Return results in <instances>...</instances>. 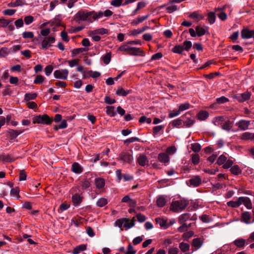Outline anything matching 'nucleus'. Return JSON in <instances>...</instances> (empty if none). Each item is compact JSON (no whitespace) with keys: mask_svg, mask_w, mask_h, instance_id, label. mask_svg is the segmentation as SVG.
<instances>
[{"mask_svg":"<svg viewBox=\"0 0 254 254\" xmlns=\"http://www.w3.org/2000/svg\"><path fill=\"white\" fill-rule=\"evenodd\" d=\"M119 50L121 51L127 52V53L132 56H140L144 57L145 52L140 50L139 48L136 47H129L127 45H122L119 48Z\"/></svg>","mask_w":254,"mask_h":254,"instance_id":"obj_1","label":"nucleus"},{"mask_svg":"<svg viewBox=\"0 0 254 254\" xmlns=\"http://www.w3.org/2000/svg\"><path fill=\"white\" fill-rule=\"evenodd\" d=\"M92 14L93 12L87 10H80L75 15V20L78 21H87L90 22L93 21Z\"/></svg>","mask_w":254,"mask_h":254,"instance_id":"obj_2","label":"nucleus"},{"mask_svg":"<svg viewBox=\"0 0 254 254\" xmlns=\"http://www.w3.org/2000/svg\"><path fill=\"white\" fill-rule=\"evenodd\" d=\"M188 204V201L185 199L174 201L171 204L170 209L175 212L182 211L185 209Z\"/></svg>","mask_w":254,"mask_h":254,"instance_id":"obj_3","label":"nucleus"},{"mask_svg":"<svg viewBox=\"0 0 254 254\" xmlns=\"http://www.w3.org/2000/svg\"><path fill=\"white\" fill-rule=\"evenodd\" d=\"M53 122V119L47 114L42 116L39 115L35 117L33 119V124H42L49 125Z\"/></svg>","mask_w":254,"mask_h":254,"instance_id":"obj_4","label":"nucleus"},{"mask_svg":"<svg viewBox=\"0 0 254 254\" xmlns=\"http://www.w3.org/2000/svg\"><path fill=\"white\" fill-rule=\"evenodd\" d=\"M183 120L184 125L182 127H190L193 125L195 122V120L193 117L191 116L190 112L186 113L184 116L181 117Z\"/></svg>","mask_w":254,"mask_h":254,"instance_id":"obj_5","label":"nucleus"},{"mask_svg":"<svg viewBox=\"0 0 254 254\" xmlns=\"http://www.w3.org/2000/svg\"><path fill=\"white\" fill-rule=\"evenodd\" d=\"M56 39L54 37L49 36L44 37L41 41V49L46 50L49 47L52 46V44L55 43Z\"/></svg>","mask_w":254,"mask_h":254,"instance_id":"obj_6","label":"nucleus"},{"mask_svg":"<svg viewBox=\"0 0 254 254\" xmlns=\"http://www.w3.org/2000/svg\"><path fill=\"white\" fill-rule=\"evenodd\" d=\"M254 240V232L251 233L250 238L246 241L243 239H238L235 240L233 242L234 244L238 248H243L245 246L246 242L248 244Z\"/></svg>","mask_w":254,"mask_h":254,"instance_id":"obj_7","label":"nucleus"},{"mask_svg":"<svg viewBox=\"0 0 254 254\" xmlns=\"http://www.w3.org/2000/svg\"><path fill=\"white\" fill-rule=\"evenodd\" d=\"M118 159L122 161L124 163L131 164L133 161V158L132 154L129 152L125 151L121 152L119 154Z\"/></svg>","mask_w":254,"mask_h":254,"instance_id":"obj_8","label":"nucleus"},{"mask_svg":"<svg viewBox=\"0 0 254 254\" xmlns=\"http://www.w3.org/2000/svg\"><path fill=\"white\" fill-rule=\"evenodd\" d=\"M251 93L248 91H246L243 93L237 94L233 96V98L236 99L239 102H243L249 99Z\"/></svg>","mask_w":254,"mask_h":254,"instance_id":"obj_9","label":"nucleus"},{"mask_svg":"<svg viewBox=\"0 0 254 254\" xmlns=\"http://www.w3.org/2000/svg\"><path fill=\"white\" fill-rule=\"evenodd\" d=\"M68 74L67 69H64L62 70H56L54 72V75L55 78L65 80L67 79Z\"/></svg>","mask_w":254,"mask_h":254,"instance_id":"obj_10","label":"nucleus"},{"mask_svg":"<svg viewBox=\"0 0 254 254\" xmlns=\"http://www.w3.org/2000/svg\"><path fill=\"white\" fill-rule=\"evenodd\" d=\"M241 37L243 39L254 37V30H250L247 28H244L241 31Z\"/></svg>","mask_w":254,"mask_h":254,"instance_id":"obj_11","label":"nucleus"},{"mask_svg":"<svg viewBox=\"0 0 254 254\" xmlns=\"http://www.w3.org/2000/svg\"><path fill=\"white\" fill-rule=\"evenodd\" d=\"M23 130H14L9 129L7 131V136L10 137V139H14L18 135L22 133Z\"/></svg>","mask_w":254,"mask_h":254,"instance_id":"obj_12","label":"nucleus"},{"mask_svg":"<svg viewBox=\"0 0 254 254\" xmlns=\"http://www.w3.org/2000/svg\"><path fill=\"white\" fill-rule=\"evenodd\" d=\"M158 160L160 162L164 163L165 165H166V164L170 161V157L166 153H160L158 155Z\"/></svg>","mask_w":254,"mask_h":254,"instance_id":"obj_13","label":"nucleus"},{"mask_svg":"<svg viewBox=\"0 0 254 254\" xmlns=\"http://www.w3.org/2000/svg\"><path fill=\"white\" fill-rule=\"evenodd\" d=\"M190 186L193 187H197L199 186L201 183V179L198 176H195L193 178L189 180Z\"/></svg>","mask_w":254,"mask_h":254,"instance_id":"obj_14","label":"nucleus"},{"mask_svg":"<svg viewBox=\"0 0 254 254\" xmlns=\"http://www.w3.org/2000/svg\"><path fill=\"white\" fill-rule=\"evenodd\" d=\"M137 163L141 166H144L148 165L149 161L146 155L140 154L137 159Z\"/></svg>","mask_w":254,"mask_h":254,"instance_id":"obj_15","label":"nucleus"},{"mask_svg":"<svg viewBox=\"0 0 254 254\" xmlns=\"http://www.w3.org/2000/svg\"><path fill=\"white\" fill-rule=\"evenodd\" d=\"M71 171L75 174H80L83 171V167L77 162H74L71 166Z\"/></svg>","mask_w":254,"mask_h":254,"instance_id":"obj_16","label":"nucleus"},{"mask_svg":"<svg viewBox=\"0 0 254 254\" xmlns=\"http://www.w3.org/2000/svg\"><path fill=\"white\" fill-rule=\"evenodd\" d=\"M155 221L156 223L159 224L161 227H163L164 229H167L168 228V225L167 220L160 217H158L155 219Z\"/></svg>","mask_w":254,"mask_h":254,"instance_id":"obj_17","label":"nucleus"},{"mask_svg":"<svg viewBox=\"0 0 254 254\" xmlns=\"http://www.w3.org/2000/svg\"><path fill=\"white\" fill-rule=\"evenodd\" d=\"M131 90H125L122 87H119L116 91V94L118 96L124 97L127 96L128 94L130 93Z\"/></svg>","mask_w":254,"mask_h":254,"instance_id":"obj_18","label":"nucleus"},{"mask_svg":"<svg viewBox=\"0 0 254 254\" xmlns=\"http://www.w3.org/2000/svg\"><path fill=\"white\" fill-rule=\"evenodd\" d=\"M236 125L242 130L246 129L250 125L249 121L245 120H241Z\"/></svg>","mask_w":254,"mask_h":254,"instance_id":"obj_19","label":"nucleus"},{"mask_svg":"<svg viewBox=\"0 0 254 254\" xmlns=\"http://www.w3.org/2000/svg\"><path fill=\"white\" fill-rule=\"evenodd\" d=\"M72 200L74 205L76 206L79 205L81 202L82 200V197L80 196V195L78 193H75V194L73 195L72 197Z\"/></svg>","mask_w":254,"mask_h":254,"instance_id":"obj_20","label":"nucleus"},{"mask_svg":"<svg viewBox=\"0 0 254 254\" xmlns=\"http://www.w3.org/2000/svg\"><path fill=\"white\" fill-rule=\"evenodd\" d=\"M240 198H243L240 200L241 204L243 203L245 206L248 208H252V204L250 201V199L247 197H240Z\"/></svg>","mask_w":254,"mask_h":254,"instance_id":"obj_21","label":"nucleus"},{"mask_svg":"<svg viewBox=\"0 0 254 254\" xmlns=\"http://www.w3.org/2000/svg\"><path fill=\"white\" fill-rule=\"evenodd\" d=\"M184 51V46L180 44L176 45L172 49L173 53L179 54H182Z\"/></svg>","mask_w":254,"mask_h":254,"instance_id":"obj_22","label":"nucleus"},{"mask_svg":"<svg viewBox=\"0 0 254 254\" xmlns=\"http://www.w3.org/2000/svg\"><path fill=\"white\" fill-rule=\"evenodd\" d=\"M134 225L135 221L134 219L130 220L128 218H126V220L125 221L124 223V227L126 228V229H128L133 227Z\"/></svg>","mask_w":254,"mask_h":254,"instance_id":"obj_23","label":"nucleus"},{"mask_svg":"<svg viewBox=\"0 0 254 254\" xmlns=\"http://www.w3.org/2000/svg\"><path fill=\"white\" fill-rule=\"evenodd\" d=\"M208 116V113L205 111H201L197 114V118L200 121H204L206 120Z\"/></svg>","mask_w":254,"mask_h":254,"instance_id":"obj_24","label":"nucleus"},{"mask_svg":"<svg viewBox=\"0 0 254 254\" xmlns=\"http://www.w3.org/2000/svg\"><path fill=\"white\" fill-rule=\"evenodd\" d=\"M88 50V48H80L74 49L72 51L71 56L72 57H74L75 56H76L77 55L82 53L83 52L87 51Z\"/></svg>","mask_w":254,"mask_h":254,"instance_id":"obj_25","label":"nucleus"},{"mask_svg":"<svg viewBox=\"0 0 254 254\" xmlns=\"http://www.w3.org/2000/svg\"><path fill=\"white\" fill-rule=\"evenodd\" d=\"M166 203V199L163 196L161 195L157 198L156 204L158 207H162L165 205Z\"/></svg>","mask_w":254,"mask_h":254,"instance_id":"obj_26","label":"nucleus"},{"mask_svg":"<svg viewBox=\"0 0 254 254\" xmlns=\"http://www.w3.org/2000/svg\"><path fill=\"white\" fill-rule=\"evenodd\" d=\"M243 198H240V197L238 199L237 201H230L227 202V205L228 206L236 208L239 207L241 205L240 200Z\"/></svg>","mask_w":254,"mask_h":254,"instance_id":"obj_27","label":"nucleus"},{"mask_svg":"<svg viewBox=\"0 0 254 254\" xmlns=\"http://www.w3.org/2000/svg\"><path fill=\"white\" fill-rule=\"evenodd\" d=\"M86 249V245H80L76 247L73 250L72 253L73 254H78L80 252L84 251Z\"/></svg>","mask_w":254,"mask_h":254,"instance_id":"obj_28","label":"nucleus"},{"mask_svg":"<svg viewBox=\"0 0 254 254\" xmlns=\"http://www.w3.org/2000/svg\"><path fill=\"white\" fill-rule=\"evenodd\" d=\"M106 109V112L108 116L111 117L115 116L116 113L115 111V107L114 106H107Z\"/></svg>","mask_w":254,"mask_h":254,"instance_id":"obj_29","label":"nucleus"},{"mask_svg":"<svg viewBox=\"0 0 254 254\" xmlns=\"http://www.w3.org/2000/svg\"><path fill=\"white\" fill-rule=\"evenodd\" d=\"M231 173L235 175H238L242 173V170L238 165H234L230 169Z\"/></svg>","mask_w":254,"mask_h":254,"instance_id":"obj_30","label":"nucleus"},{"mask_svg":"<svg viewBox=\"0 0 254 254\" xmlns=\"http://www.w3.org/2000/svg\"><path fill=\"white\" fill-rule=\"evenodd\" d=\"M241 138L243 140L253 139L254 138V133L246 132L242 134Z\"/></svg>","mask_w":254,"mask_h":254,"instance_id":"obj_31","label":"nucleus"},{"mask_svg":"<svg viewBox=\"0 0 254 254\" xmlns=\"http://www.w3.org/2000/svg\"><path fill=\"white\" fill-rule=\"evenodd\" d=\"M183 120L181 118H179L176 120H174L170 123V124L173 127H180L182 125Z\"/></svg>","mask_w":254,"mask_h":254,"instance_id":"obj_32","label":"nucleus"},{"mask_svg":"<svg viewBox=\"0 0 254 254\" xmlns=\"http://www.w3.org/2000/svg\"><path fill=\"white\" fill-rule=\"evenodd\" d=\"M37 96L36 93H27L25 94L24 100L28 101L31 100H34Z\"/></svg>","mask_w":254,"mask_h":254,"instance_id":"obj_33","label":"nucleus"},{"mask_svg":"<svg viewBox=\"0 0 254 254\" xmlns=\"http://www.w3.org/2000/svg\"><path fill=\"white\" fill-rule=\"evenodd\" d=\"M95 184L97 188L102 189L105 186V180L102 178H97L95 179Z\"/></svg>","mask_w":254,"mask_h":254,"instance_id":"obj_34","label":"nucleus"},{"mask_svg":"<svg viewBox=\"0 0 254 254\" xmlns=\"http://www.w3.org/2000/svg\"><path fill=\"white\" fill-rule=\"evenodd\" d=\"M190 216L189 213H184L181 215L179 218V222L180 223H183L188 220L190 219Z\"/></svg>","mask_w":254,"mask_h":254,"instance_id":"obj_35","label":"nucleus"},{"mask_svg":"<svg viewBox=\"0 0 254 254\" xmlns=\"http://www.w3.org/2000/svg\"><path fill=\"white\" fill-rule=\"evenodd\" d=\"M242 218L246 223H249L251 216L249 212H245L242 214Z\"/></svg>","mask_w":254,"mask_h":254,"instance_id":"obj_36","label":"nucleus"},{"mask_svg":"<svg viewBox=\"0 0 254 254\" xmlns=\"http://www.w3.org/2000/svg\"><path fill=\"white\" fill-rule=\"evenodd\" d=\"M202 243L200 238H195L192 240V246L199 249L202 246Z\"/></svg>","mask_w":254,"mask_h":254,"instance_id":"obj_37","label":"nucleus"},{"mask_svg":"<svg viewBox=\"0 0 254 254\" xmlns=\"http://www.w3.org/2000/svg\"><path fill=\"white\" fill-rule=\"evenodd\" d=\"M196 32L197 33V35L198 37H201L205 35L206 33L205 30L202 28L200 27L199 26H197L195 28Z\"/></svg>","mask_w":254,"mask_h":254,"instance_id":"obj_38","label":"nucleus"},{"mask_svg":"<svg viewBox=\"0 0 254 254\" xmlns=\"http://www.w3.org/2000/svg\"><path fill=\"white\" fill-rule=\"evenodd\" d=\"M215 13L214 12H209L208 13V20L210 24H213L215 21Z\"/></svg>","mask_w":254,"mask_h":254,"instance_id":"obj_39","label":"nucleus"},{"mask_svg":"<svg viewBox=\"0 0 254 254\" xmlns=\"http://www.w3.org/2000/svg\"><path fill=\"white\" fill-rule=\"evenodd\" d=\"M101 59L105 64H108L111 61V53H107L105 56H103Z\"/></svg>","mask_w":254,"mask_h":254,"instance_id":"obj_40","label":"nucleus"},{"mask_svg":"<svg viewBox=\"0 0 254 254\" xmlns=\"http://www.w3.org/2000/svg\"><path fill=\"white\" fill-rule=\"evenodd\" d=\"M179 248L183 252H186L190 250V245L184 242H182L179 244Z\"/></svg>","mask_w":254,"mask_h":254,"instance_id":"obj_41","label":"nucleus"},{"mask_svg":"<svg viewBox=\"0 0 254 254\" xmlns=\"http://www.w3.org/2000/svg\"><path fill=\"white\" fill-rule=\"evenodd\" d=\"M108 30L103 28L98 29L91 32L93 34H101L103 35L108 33Z\"/></svg>","mask_w":254,"mask_h":254,"instance_id":"obj_42","label":"nucleus"},{"mask_svg":"<svg viewBox=\"0 0 254 254\" xmlns=\"http://www.w3.org/2000/svg\"><path fill=\"white\" fill-rule=\"evenodd\" d=\"M2 161L6 162H11L15 161V159L9 154H2Z\"/></svg>","mask_w":254,"mask_h":254,"instance_id":"obj_43","label":"nucleus"},{"mask_svg":"<svg viewBox=\"0 0 254 254\" xmlns=\"http://www.w3.org/2000/svg\"><path fill=\"white\" fill-rule=\"evenodd\" d=\"M108 203L107 200L105 198H100L97 201V205L99 207H102L104 206H105Z\"/></svg>","mask_w":254,"mask_h":254,"instance_id":"obj_44","label":"nucleus"},{"mask_svg":"<svg viewBox=\"0 0 254 254\" xmlns=\"http://www.w3.org/2000/svg\"><path fill=\"white\" fill-rule=\"evenodd\" d=\"M191 156V161L194 165H197L199 162V156L198 154H192Z\"/></svg>","mask_w":254,"mask_h":254,"instance_id":"obj_45","label":"nucleus"},{"mask_svg":"<svg viewBox=\"0 0 254 254\" xmlns=\"http://www.w3.org/2000/svg\"><path fill=\"white\" fill-rule=\"evenodd\" d=\"M125 220H126V218H122L121 219H119L116 221L115 223V225L116 226H118L121 229V230H123V229L122 228V226Z\"/></svg>","mask_w":254,"mask_h":254,"instance_id":"obj_46","label":"nucleus"},{"mask_svg":"<svg viewBox=\"0 0 254 254\" xmlns=\"http://www.w3.org/2000/svg\"><path fill=\"white\" fill-rule=\"evenodd\" d=\"M191 149L195 152H198L201 150V146L198 143H192Z\"/></svg>","mask_w":254,"mask_h":254,"instance_id":"obj_47","label":"nucleus"},{"mask_svg":"<svg viewBox=\"0 0 254 254\" xmlns=\"http://www.w3.org/2000/svg\"><path fill=\"white\" fill-rule=\"evenodd\" d=\"M148 28H149V27H148L147 26H145L143 27L141 29L134 30L132 32L131 35H136L137 34H139L140 33H141L143 32L145 30H146V29H147Z\"/></svg>","mask_w":254,"mask_h":254,"instance_id":"obj_48","label":"nucleus"},{"mask_svg":"<svg viewBox=\"0 0 254 254\" xmlns=\"http://www.w3.org/2000/svg\"><path fill=\"white\" fill-rule=\"evenodd\" d=\"M19 191L20 190L18 187L12 188L10 190V195L14 196H17V198H19Z\"/></svg>","mask_w":254,"mask_h":254,"instance_id":"obj_49","label":"nucleus"},{"mask_svg":"<svg viewBox=\"0 0 254 254\" xmlns=\"http://www.w3.org/2000/svg\"><path fill=\"white\" fill-rule=\"evenodd\" d=\"M183 46H184V50L189 51L192 47V43L191 41L186 40L184 42Z\"/></svg>","mask_w":254,"mask_h":254,"instance_id":"obj_50","label":"nucleus"},{"mask_svg":"<svg viewBox=\"0 0 254 254\" xmlns=\"http://www.w3.org/2000/svg\"><path fill=\"white\" fill-rule=\"evenodd\" d=\"M226 160H227V157L225 155H221L218 158L216 163L219 165H222V164L224 165V164L226 161Z\"/></svg>","mask_w":254,"mask_h":254,"instance_id":"obj_51","label":"nucleus"},{"mask_svg":"<svg viewBox=\"0 0 254 254\" xmlns=\"http://www.w3.org/2000/svg\"><path fill=\"white\" fill-rule=\"evenodd\" d=\"M44 80V77L42 75H37L34 80V84H42Z\"/></svg>","mask_w":254,"mask_h":254,"instance_id":"obj_52","label":"nucleus"},{"mask_svg":"<svg viewBox=\"0 0 254 254\" xmlns=\"http://www.w3.org/2000/svg\"><path fill=\"white\" fill-rule=\"evenodd\" d=\"M22 36L24 39H32L34 38V33L32 32L25 31L22 33Z\"/></svg>","mask_w":254,"mask_h":254,"instance_id":"obj_53","label":"nucleus"},{"mask_svg":"<svg viewBox=\"0 0 254 254\" xmlns=\"http://www.w3.org/2000/svg\"><path fill=\"white\" fill-rule=\"evenodd\" d=\"M182 225L178 228V231L180 232H183L188 230V228L190 226V224L187 225L186 223H183Z\"/></svg>","mask_w":254,"mask_h":254,"instance_id":"obj_54","label":"nucleus"},{"mask_svg":"<svg viewBox=\"0 0 254 254\" xmlns=\"http://www.w3.org/2000/svg\"><path fill=\"white\" fill-rule=\"evenodd\" d=\"M94 14H92L93 21L96 20L97 18H101L104 15V12L102 11H99L98 12H95L93 11Z\"/></svg>","mask_w":254,"mask_h":254,"instance_id":"obj_55","label":"nucleus"},{"mask_svg":"<svg viewBox=\"0 0 254 254\" xmlns=\"http://www.w3.org/2000/svg\"><path fill=\"white\" fill-rule=\"evenodd\" d=\"M164 128V126L162 125L154 127L153 128V133L154 135L157 134L160 131Z\"/></svg>","mask_w":254,"mask_h":254,"instance_id":"obj_56","label":"nucleus"},{"mask_svg":"<svg viewBox=\"0 0 254 254\" xmlns=\"http://www.w3.org/2000/svg\"><path fill=\"white\" fill-rule=\"evenodd\" d=\"M11 21L6 20L3 18L0 19V27H5L8 25Z\"/></svg>","mask_w":254,"mask_h":254,"instance_id":"obj_57","label":"nucleus"},{"mask_svg":"<svg viewBox=\"0 0 254 254\" xmlns=\"http://www.w3.org/2000/svg\"><path fill=\"white\" fill-rule=\"evenodd\" d=\"M24 21L26 24L29 25L34 21V17L31 15H28L24 17Z\"/></svg>","mask_w":254,"mask_h":254,"instance_id":"obj_58","label":"nucleus"},{"mask_svg":"<svg viewBox=\"0 0 254 254\" xmlns=\"http://www.w3.org/2000/svg\"><path fill=\"white\" fill-rule=\"evenodd\" d=\"M16 11L15 9H7L3 11V14L5 15L11 16L13 15Z\"/></svg>","mask_w":254,"mask_h":254,"instance_id":"obj_59","label":"nucleus"},{"mask_svg":"<svg viewBox=\"0 0 254 254\" xmlns=\"http://www.w3.org/2000/svg\"><path fill=\"white\" fill-rule=\"evenodd\" d=\"M176 151V148L175 146H170L167 148L166 153H167L168 155V154L172 155L175 153Z\"/></svg>","mask_w":254,"mask_h":254,"instance_id":"obj_60","label":"nucleus"},{"mask_svg":"<svg viewBox=\"0 0 254 254\" xmlns=\"http://www.w3.org/2000/svg\"><path fill=\"white\" fill-rule=\"evenodd\" d=\"M53 70V67L52 65H49L46 66L45 68V74L47 76H49Z\"/></svg>","mask_w":254,"mask_h":254,"instance_id":"obj_61","label":"nucleus"},{"mask_svg":"<svg viewBox=\"0 0 254 254\" xmlns=\"http://www.w3.org/2000/svg\"><path fill=\"white\" fill-rule=\"evenodd\" d=\"M193 234L194 233L193 231H190L189 232L184 233L183 237L185 240H187L188 239L191 237L193 235Z\"/></svg>","mask_w":254,"mask_h":254,"instance_id":"obj_62","label":"nucleus"},{"mask_svg":"<svg viewBox=\"0 0 254 254\" xmlns=\"http://www.w3.org/2000/svg\"><path fill=\"white\" fill-rule=\"evenodd\" d=\"M104 101L108 104H113L116 103V101L114 99H111L109 96H106L105 97Z\"/></svg>","mask_w":254,"mask_h":254,"instance_id":"obj_63","label":"nucleus"},{"mask_svg":"<svg viewBox=\"0 0 254 254\" xmlns=\"http://www.w3.org/2000/svg\"><path fill=\"white\" fill-rule=\"evenodd\" d=\"M216 101L218 104H224L227 102L229 101V99L225 96H222L220 98H217Z\"/></svg>","mask_w":254,"mask_h":254,"instance_id":"obj_64","label":"nucleus"}]
</instances>
